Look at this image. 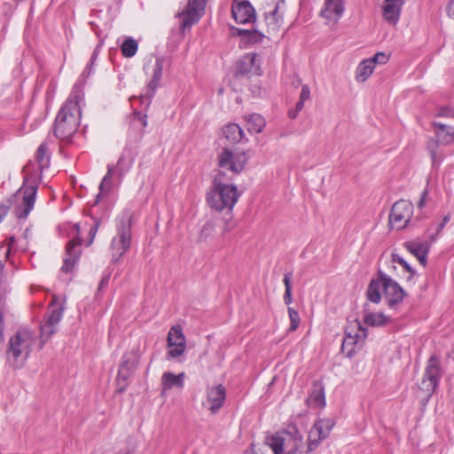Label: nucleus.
<instances>
[{
    "instance_id": "obj_1",
    "label": "nucleus",
    "mask_w": 454,
    "mask_h": 454,
    "mask_svg": "<svg viewBox=\"0 0 454 454\" xmlns=\"http://www.w3.org/2000/svg\"><path fill=\"white\" fill-rule=\"evenodd\" d=\"M82 100V87L76 83L55 119L54 135L58 138L68 140L76 132L81 119V103Z\"/></svg>"
},
{
    "instance_id": "obj_2",
    "label": "nucleus",
    "mask_w": 454,
    "mask_h": 454,
    "mask_svg": "<svg viewBox=\"0 0 454 454\" xmlns=\"http://www.w3.org/2000/svg\"><path fill=\"white\" fill-rule=\"evenodd\" d=\"M382 293L390 309H396L406 295L404 290L396 281L380 270L377 278H372L368 285L367 300L378 304L381 301Z\"/></svg>"
},
{
    "instance_id": "obj_3",
    "label": "nucleus",
    "mask_w": 454,
    "mask_h": 454,
    "mask_svg": "<svg viewBox=\"0 0 454 454\" xmlns=\"http://www.w3.org/2000/svg\"><path fill=\"white\" fill-rule=\"evenodd\" d=\"M265 444L274 454H307L303 434L294 425L266 436Z\"/></svg>"
},
{
    "instance_id": "obj_4",
    "label": "nucleus",
    "mask_w": 454,
    "mask_h": 454,
    "mask_svg": "<svg viewBox=\"0 0 454 454\" xmlns=\"http://www.w3.org/2000/svg\"><path fill=\"white\" fill-rule=\"evenodd\" d=\"M241 193L234 184H225L222 174L216 176L207 193V203L217 212H231Z\"/></svg>"
},
{
    "instance_id": "obj_5",
    "label": "nucleus",
    "mask_w": 454,
    "mask_h": 454,
    "mask_svg": "<svg viewBox=\"0 0 454 454\" xmlns=\"http://www.w3.org/2000/svg\"><path fill=\"white\" fill-rule=\"evenodd\" d=\"M35 337L28 330L18 331L12 336L6 350V361L14 369L21 368L27 361L35 344Z\"/></svg>"
},
{
    "instance_id": "obj_6",
    "label": "nucleus",
    "mask_w": 454,
    "mask_h": 454,
    "mask_svg": "<svg viewBox=\"0 0 454 454\" xmlns=\"http://www.w3.org/2000/svg\"><path fill=\"white\" fill-rule=\"evenodd\" d=\"M132 214L124 211L116 223V235L111 241L110 250L112 262L116 263L128 252L131 244Z\"/></svg>"
},
{
    "instance_id": "obj_7",
    "label": "nucleus",
    "mask_w": 454,
    "mask_h": 454,
    "mask_svg": "<svg viewBox=\"0 0 454 454\" xmlns=\"http://www.w3.org/2000/svg\"><path fill=\"white\" fill-rule=\"evenodd\" d=\"M25 177L22 187L15 196H22V202L16 209L18 218H27L34 207L35 202L40 176L28 173L27 167L24 168Z\"/></svg>"
},
{
    "instance_id": "obj_8",
    "label": "nucleus",
    "mask_w": 454,
    "mask_h": 454,
    "mask_svg": "<svg viewBox=\"0 0 454 454\" xmlns=\"http://www.w3.org/2000/svg\"><path fill=\"white\" fill-rule=\"evenodd\" d=\"M132 165L133 158L129 155V153H123L120 156L115 166H108L107 172L99 184V192L96 197L94 204L99 203L101 198L110 192L112 188L110 179L113 176H116L121 182L124 176L129 171Z\"/></svg>"
},
{
    "instance_id": "obj_9",
    "label": "nucleus",
    "mask_w": 454,
    "mask_h": 454,
    "mask_svg": "<svg viewBox=\"0 0 454 454\" xmlns=\"http://www.w3.org/2000/svg\"><path fill=\"white\" fill-rule=\"evenodd\" d=\"M218 166L221 168L222 176L223 171L229 170L233 175L241 173L247 163L248 156L245 152H234L228 148H223L218 154Z\"/></svg>"
},
{
    "instance_id": "obj_10",
    "label": "nucleus",
    "mask_w": 454,
    "mask_h": 454,
    "mask_svg": "<svg viewBox=\"0 0 454 454\" xmlns=\"http://www.w3.org/2000/svg\"><path fill=\"white\" fill-rule=\"evenodd\" d=\"M367 328L356 319L350 322L345 330V337L342 342V351L347 350V356H351L356 352V347H361L367 338Z\"/></svg>"
},
{
    "instance_id": "obj_11",
    "label": "nucleus",
    "mask_w": 454,
    "mask_h": 454,
    "mask_svg": "<svg viewBox=\"0 0 454 454\" xmlns=\"http://www.w3.org/2000/svg\"><path fill=\"white\" fill-rule=\"evenodd\" d=\"M335 426L333 419H317L309 431L307 444L305 450L307 454L315 450L323 440L330 435V433Z\"/></svg>"
},
{
    "instance_id": "obj_12",
    "label": "nucleus",
    "mask_w": 454,
    "mask_h": 454,
    "mask_svg": "<svg viewBox=\"0 0 454 454\" xmlns=\"http://www.w3.org/2000/svg\"><path fill=\"white\" fill-rule=\"evenodd\" d=\"M413 215V205L411 201L400 200L396 201L389 215V225L392 229H404L411 219Z\"/></svg>"
},
{
    "instance_id": "obj_13",
    "label": "nucleus",
    "mask_w": 454,
    "mask_h": 454,
    "mask_svg": "<svg viewBox=\"0 0 454 454\" xmlns=\"http://www.w3.org/2000/svg\"><path fill=\"white\" fill-rule=\"evenodd\" d=\"M205 4L206 0H188L184 10L178 13L183 32L200 20L204 12Z\"/></svg>"
},
{
    "instance_id": "obj_14",
    "label": "nucleus",
    "mask_w": 454,
    "mask_h": 454,
    "mask_svg": "<svg viewBox=\"0 0 454 454\" xmlns=\"http://www.w3.org/2000/svg\"><path fill=\"white\" fill-rule=\"evenodd\" d=\"M167 342L168 357L178 358L184 354L186 342L181 325H176L170 328L168 333Z\"/></svg>"
},
{
    "instance_id": "obj_15",
    "label": "nucleus",
    "mask_w": 454,
    "mask_h": 454,
    "mask_svg": "<svg viewBox=\"0 0 454 454\" xmlns=\"http://www.w3.org/2000/svg\"><path fill=\"white\" fill-rule=\"evenodd\" d=\"M226 399V389L224 386L219 384L207 388V400L204 403L212 414L217 413L223 406Z\"/></svg>"
},
{
    "instance_id": "obj_16",
    "label": "nucleus",
    "mask_w": 454,
    "mask_h": 454,
    "mask_svg": "<svg viewBox=\"0 0 454 454\" xmlns=\"http://www.w3.org/2000/svg\"><path fill=\"white\" fill-rule=\"evenodd\" d=\"M231 13L235 21L239 24L253 23L255 20V11L247 0L234 1Z\"/></svg>"
},
{
    "instance_id": "obj_17",
    "label": "nucleus",
    "mask_w": 454,
    "mask_h": 454,
    "mask_svg": "<svg viewBox=\"0 0 454 454\" xmlns=\"http://www.w3.org/2000/svg\"><path fill=\"white\" fill-rule=\"evenodd\" d=\"M442 376L440 361L436 356H431L425 370L423 383L428 381L427 390L434 392Z\"/></svg>"
},
{
    "instance_id": "obj_18",
    "label": "nucleus",
    "mask_w": 454,
    "mask_h": 454,
    "mask_svg": "<svg viewBox=\"0 0 454 454\" xmlns=\"http://www.w3.org/2000/svg\"><path fill=\"white\" fill-rule=\"evenodd\" d=\"M82 239L80 237H74L67 246V257L64 259L61 271L70 272L74 267L80 256V250L76 247L82 245Z\"/></svg>"
},
{
    "instance_id": "obj_19",
    "label": "nucleus",
    "mask_w": 454,
    "mask_h": 454,
    "mask_svg": "<svg viewBox=\"0 0 454 454\" xmlns=\"http://www.w3.org/2000/svg\"><path fill=\"white\" fill-rule=\"evenodd\" d=\"M260 67L257 55L249 53L244 55L236 66V73L239 75L259 74Z\"/></svg>"
},
{
    "instance_id": "obj_20",
    "label": "nucleus",
    "mask_w": 454,
    "mask_h": 454,
    "mask_svg": "<svg viewBox=\"0 0 454 454\" xmlns=\"http://www.w3.org/2000/svg\"><path fill=\"white\" fill-rule=\"evenodd\" d=\"M403 247L419 261L421 265L426 266L430 247L427 241L411 240L405 242Z\"/></svg>"
},
{
    "instance_id": "obj_21",
    "label": "nucleus",
    "mask_w": 454,
    "mask_h": 454,
    "mask_svg": "<svg viewBox=\"0 0 454 454\" xmlns=\"http://www.w3.org/2000/svg\"><path fill=\"white\" fill-rule=\"evenodd\" d=\"M404 2L400 0H385L382 7L383 18L391 25H395Z\"/></svg>"
},
{
    "instance_id": "obj_22",
    "label": "nucleus",
    "mask_w": 454,
    "mask_h": 454,
    "mask_svg": "<svg viewBox=\"0 0 454 454\" xmlns=\"http://www.w3.org/2000/svg\"><path fill=\"white\" fill-rule=\"evenodd\" d=\"M185 373L180 372L179 374H174L170 372H165L160 380L161 384V394L164 395L167 391L176 387L182 389L184 386Z\"/></svg>"
},
{
    "instance_id": "obj_23",
    "label": "nucleus",
    "mask_w": 454,
    "mask_h": 454,
    "mask_svg": "<svg viewBox=\"0 0 454 454\" xmlns=\"http://www.w3.org/2000/svg\"><path fill=\"white\" fill-rule=\"evenodd\" d=\"M306 403L313 408H324L325 406V387L322 382L316 381L313 383Z\"/></svg>"
},
{
    "instance_id": "obj_24",
    "label": "nucleus",
    "mask_w": 454,
    "mask_h": 454,
    "mask_svg": "<svg viewBox=\"0 0 454 454\" xmlns=\"http://www.w3.org/2000/svg\"><path fill=\"white\" fill-rule=\"evenodd\" d=\"M344 10L342 0H325V9L321 13L325 19L338 20L343 15Z\"/></svg>"
},
{
    "instance_id": "obj_25",
    "label": "nucleus",
    "mask_w": 454,
    "mask_h": 454,
    "mask_svg": "<svg viewBox=\"0 0 454 454\" xmlns=\"http://www.w3.org/2000/svg\"><path fill=\"white\" fill-rule=\"evenodd\" d=\"M433 126L435 129L437 140L443 145L454 143V128L442 122L434 121Z\"/></svg>"
},
{
    "instance_id": "obj_26",
    "label": "nucleus",
    "mask_w": 454,
    "mask_h": 454,
    "mask_svg": "<svg viewBox=\"0 0 454 454\" xmlns=\"http://www.w3.org/2000/svg\"><path fill=\"white\" fill-rule=\"evenodd\" d=\"M364 325L372 327H383L392 323L390 317L380 312H367L363 317Z\"/></svg>"
},
{
    "instance_id": "obj_27",
    "label": "nucleus",
    "mask_w": 454,
    "mask_h": 454,
    "mask_svg": "<svg viewBox=\"0 0 454 454\" xmlns=\"http://www.w3.org/2000/svg\"><path fill=\"white\" fill-rule=\"evenodd\" d=\"M247 122V129L250 133L258 134L265 127L264 118L259 114H251L244 116Z\"/></svg>"
},
{
    "instance_id": "obj_28",
    "label": "nucleus",
    "mask_w": 454,
    "mask_h": 454,
    "mask_svg": "<svg viewBox=\"0 0 454 454\" xmlns=\"http://www.w3.org/2000/svg\"><path fill=\"white\" fill-rule=\"evenodd\" d=\"M375 67L369 59H364L356 67V80L358 82H365L373 73Z\"/></svg>"
},
{
    "instance_id": "obj_29",
    "label": "nucleus",
    "mask_w": 454,
    "mask_h": 454,
    "mask_svg": "<svg viewBox=\"0 0 454 454\" xmlns=\"http://www.w3.org/2000/svg\"><path fill=\"white\" fill-rule=\"evenodd\" d=\"M223 132L226 139L231 143H238L244 138L243 129L236 123H230L224 126Z\"/></svg>"
},
{
    "instance_id": "obj_30",
    "label": "nucleus",
    "mask_w": 454,
    "mask_h": 454,
    "mask_svg": "<svg viewBox=\"0 0 454 454\" xmlns=\"http://www.w3.org/2000/svg\"><path fill=\"white\" fill-rule=\"evenodd\" d=\"M138 363V354L135 351H130L123 355L119 369H124L126 372L133 374Z\"/></svg>"
},
{
    "instance_id": "obj_31",
    "label": "nucleus",
    "mask_w": 454,
    "mask_h": 454,
    "mask_svg": "<svg viewBox=\"0 0 454 454\" xmlns=\"http://www.w3.org/2000/svg\"><path fill=\"white\" fill-rule=\"evenodd\" d=\"M164 66V59L162 57H158L155 60V64L153 68V77L150 81L148 87L154 93L158 84L161 79L162 70Z\"/></svg>"
},
{
    "instance_id": "obj_32",
    "label": "nucleus",
    "mask_w": 454,
    "mask_h": 454,
    "mask_svg": "<svg viewBox=\"0 0 454 454\" xmlns=\"http://www.w3.org/2000/svg\"><path fill=\"white\" fill-rule=\"evenodd\" d=\"M391 258H392L391 262L393 263L391 268L393 269V270H396L395 263H398L403 268V271L408 273V276L406 277V280L412 281L416 275L415 270L413 268H411V265L398 254L393 253L391 254Z\"/></svg>"
},
{
    "instance_id": "obj_33",
    "label": "nucleus",
    "mask_w": 454,
    "mask_h": 454,
    "mask_svg": "<svg viewBox=\"0 0 454 454\" xmlns=\"http://www.w3.org/2000/svg\"><path fill=\"white\" fill-rule=\"evenodd\" d=\"M35 160L38 163L39 169L41 173L43 170L49 167L50 164V156L48 153V145L46 142L42 143L38 147L35 153Z\"/></svg>"
},
{
    "instance_id": "obj_34",
    "label": "nucleus",
    "mask_w": 454,
    "mask_h": 454,
    "mask_svg": "<svg viewBox=\"0 0 454 454\" xmlns=\"http://www.w3.org/2000/svg\"><path fill=\"white\" fill-rule=\"evenodd\" d=\"M278 10L279 5L278 4L273 11L265 14L266 23L272 30H277L283 21V17L279 13Z\"/></svg>"
},
{
    "instance_id": "obj_35",
    "label": "nucleus",
    "mask_w": 454,
    "mask_h": 454,
    "mask_svg": "<svg viewBox=\"0 0 454 454\" xmlns=\"http://www.w3.org/2000/svg\"><path fill=\"white\" fill-rule=\"evenodd\" d=\"M138 49L137 43L132 37H128L121 45V51L124 57L131 58L135 56Z\"/></svg>"
},
{
    "instance_id": "obj_36",
    "label": "nucleus",
    "mask_w": 454,
    "mask_h": 454,
    "mask_svg": "<svg viewBox=\"0 0 454 454\" xmlns=\"http://www.w3.org/2000/svg\"><path fill=\"white\" fill-rule=\"evenodd\" d=\"M58 327L48 323L41 325V344L40 348H43L44 343L57 332Z\"/></svg>"
},
{
    "instance_id": "obj_37",
    "label": "nucleus",
    "mask_w": 454,
    "mask_h": 454,
    "mask_svg": "<svg viewBox=\"0 0 454 454\" xmlns=\"http://www.w3.org/2000/svg\"><path fill=\"white\" fill-rule=\"evenodd\" d=\"M291 278H292V273L287 272L284 275V278H283V283L285 286L284 301L286 305H290L293 301Z\"/></svg>"
},
{
    "instance_id": "obj_38",
    "label": "nucleus",
    "mask_w": 454,
    "mask_h": 454,
    "mask_svg": "<svg viewBox=\"0 0 454 454\" xmlns=\"http://www.w3.org/2000/svg\"><path fill=\"white\" fill-rule=\"evenodd\" d=\"M133 374L126 372L124 369H119L116 381L120 391H123L129 385V380L131 378Z\"/></svg>"
},
{
    "instance_id": "obj_39",
    "label": "nucleus",
    "mask_w": 454,
    "mask_h": 454,
    "mask_svg": "<svg viewBox=\"0 0 454 454\" xmlns=\"http://www.w3.org/2000/svg\"><path fill=\"white\" fill-rule=\"evenodd\" d=\"M63 317L62 308H53L51 309L46 318V323L55 325L58 327L59 323L61 321Z\"/></svg>"
},
{
    "instance_id": "obj_40",
    "label": "nucleus",
    "mask_w": 454,
    "mask_h": 454,
    "mask_svg": "<svg viewBox=\"0 0 454 454\" xmlns=\"http://www.w3.org/2000/svg\"><path fill=\"white\" fill-rule=\"evenodd\" d=\"M131 125L135 128L144 129L147 126V115L135 112L131 119Z\"/></svg>"
},
{
    "instance_id": "obj_41",
    "label": "nucleus",
    "mask_w": 454,
    "mask_h": 454,
    "mask_svg": "<svg viewBox=\"0 0 454 454\" xmlns=\"http://www.w3.org/2000/svg\"><path fill=\"white\" fill-rule=\"evenodd\" d=\"M287 312L290 319L289 330L294 332L298 328L301 322V317L298 311L292 307H288Z\"/></svg>"
},
{
    "instance_id": "obj_42",
    "label": "nucleus",
    "mask_w": 454,
    "mask_h": 454,
    "mask_svg": "<svg viewBox=\"0 0 454 454\" xmlns=\"http://www.w3.org/2000/svg\"><path fill=\"white\" fill-rule=\"evenodd\" d=\"M97 57H98V51H97V49H95V51L92 53L91 58H90V63L84 68V70L82 71V73L79 78V82L84 83L86 79L90 75V74L92 73V67L94 65V62H95Z\"/></svg>"
},
{
    "instance_id": "obj_43",
    "label": "nucleus",
    "mask_w": 454,
    "mask_h": 454,
    "mask_svg": "<svg viewBox=\"0 0 454 454\" xmlns=\"http://www.w3.org/2000/svg\"><path fill=\"white\" fill-rule=\"evenodd\" d=\"M310 98V90L308 85H302L301 91L300 95L299 101L296 103V107L298 110H301L303 108L305 101Z\"/></svg>"
},
{
    "instance_id": "obj_44",
    "label": "nucleus",
    "mask_w": 454,
    "mask_h": 454,
    "mask_svg": "<svg viewBox=\"0 0 454 454\" xmlns=\"http://www.w3.org/2000/svg\"><path fill=\"white\" fill-rule=\"evenodd\" d=\"M215 227V223L213 219L207 221L200 230V237L203 239L209 237L214 232Z\"/></svg>"
},
{
    "instance_id": "obj_45",
    "label": "nucleus",
    "mask_w": 454,
    "mask_h": 454,
    "mask_svg": "<svg viewBox=\"0 0 454 454\" xmlns=\"http://www.w3.org/2000/svg\"><path fill=\"white\" fill-rule=\"evenodd\" d=\"M369 59L372 61V63L375 67L377 64H380V65L386 64L388 61L389 57L384 52H378L373 57L370 58Z\"/></svg>"
},
{
    "instance_id": "obj_46",
    "label": "nucleus",
    "mask_w": 454,
    "mask_h": 454,
    "mask_svg": "<svg viewBox=\"0 0 454 454\" xmlns=\"http://www.w3.org/2000/svg\"><path fill=\"white\" fill-rule=\"evenodd\" d=\"M439 143L440 142L438 140L432 139L427 144V149H428V151L430 153V155H431V158H432V161H433L434 164L438 160L437 159V155H436V149L438 148Z\"/></svg>"
},
{
    "instance_id": "obj_47",
    "label": "nucleus",
    "mask_w": 454,
    "mask_h": 454,
    "mask_svg": "<svg viewBox=\"0 0 454 454\" xmlns=\"http://www.w3.org/2000/svg\"><path fill=\"white\" fill-rule=\"evenodd\" d=\"M98 227H99V222L98 221H96L93 224V226L90 229V231H89V241H88V244L87 246H90L95 239V236L98 232Z\"/></svg>"
},
{
    "instance_id": "obj_48",
    "label": "nucleus",
    "mask_w": 454,
    "mask_h": 454,
    "mask_svg": "<svg viewBox=\"0 0 454 454\" xmlns=\"http://www.w3.org/2000/svg\"><path fill=\"white\" fill-rule=\"evenodd\" d=\"M11 207V200H7L5 202L0 203V223L7 215L9 208Z\"/></svg>"
},
{
    "instance_id": "obj_49",
    "label": "nucleus",
    "mask_w": 454,
    "mask_h": 454,
    "mask_svg": "<svg viewBox=\"0 0 454 454\" xmlns=\"http://www.w3.org/2000/svg\"><path fill=\"white\" fill-rule=\"evenodd\" d=\"M437 116L454 118V110L450 107H442L439 110Z\"/></svg>"
},
{
    "instance_id": "obj_50",
    "label": "nucleus",
    "mask_w": 454,
    "mask_h": 454,
    "mask_svg": "<svg viewBox=\"0 0 454 454\" xmlns=\"http://www.w3.org/2000/svg\"><path fill=\"white\" fill-rule=\"evenodd\" d=\"M15 241H16V239H15L14 236H11L4 242L3 246L7 247L6 257H8L10 253L12 252V250L14 247Z\"/></svg>"
},
{
    "instance_id": "obj_51",
    "label": "nucleus",
    "mask_w": 454,
    "mask_h": 454,
    "mask_svg": "<svg viewBox=\"0 0 454 454\" xmlns=\"http://www.w3.org/2000/svg\"><path fill=\"white\" fill-rule=\"evenodd\" d=\"M237 33L239 35H256L255 33L252 32L248 29H237Z\"/></svg>"
},
{
    "instance_id": "obj_52",
    "label": "nucleus",
    "mask_w": 454,
    "mask_h": 454,
    "mask_svg": "<svg viewBox=\"0 0 454 454\" xmlns=\"http://www.w3.org/2000/svg\"><path fill=\"white\" fill-rule=\"evenodd\" d=\"M427 195V191L425 190L422 192L421 198H420V200H419V201L418 203L419 207H424Z\"/></svg>"
},
{
    "instance_id": "obj_53",
    "label": "nucleus",
    "mask_w": 454,
    "mask_h": 454,
    "mask_svg": "<svg viewBox=\"0 0 454 454\" xmlns=\"http://www.w3.org/2000/svg\"><path fill=\"white\" fill-rule=\"evenodd\" d=\"M448 14L454 18V0H451L448 6Z\"/></svg>"
},
{
    "instance_id": "obj_54",
    "label": "nucleus",
    "mask_w": 454,
    "mask_h": 454,
    "mask_svg": "<svg viewBox=\"0 0 454 454\" xmlns=\"http://www.w3.org/2000/svg\"><path fill=\"white\" fill-rule=\"evenodd\" d=\"M4 328V323H3V314L0 312V340H3Z\"/></svg>"
},
{
    "instance_id": "obj_55",
    "label": "nucleus",
    "mask_w": 454,
    "mask_h": 454,
    "mask_svg": "<svg viewBox=\"0 0 454 454\" xmlns=\"http://www.w3.org/2000/svg\"><path fill=\"white\" fill-rule=\"evenodd\" d=\"M301 110H298L297 107L295 106V109L294 110H290L288 112V115L290 118L292 119H294L296 118V116L298 115V113L300 112Z\"/></svg>"
},
{
    "instance_id": "obj_56",
    "label": "nucleus",
    "mask_w": 454,
    "mask_h": 454,
    "mask_svg": "<svg viewBox=\"0 0 454 454\" xmlns=\"http://www.w3.org/2000/svg\"><path fill=\"white\" fill-rule=\"evenodd\" d=\"M108 279H109V278H108V277L104 278L100 281V283H99V286H98V287H99V288H102L105 285H106V284H107V282H108Z\"/></svg>"
},
{
    "instance_id": "obj_57",
    "label": "nucleus",
    "mask_w": 454,
    "mask_h": 454,
    "mask_svg": "<svg viewBox=\"0 0 454 454\" xmlns=\"http://www.w3.org/2000/svg\"><path fill=\"white\" fill-rule=\"evenodd\" d=\"M449 221V217L448 216H445L443 218V222L442 223L439 224L438 228L439 230L442 229L443 226L446 224V223Z\"/></svg>"
},
{
    "instance_id": "obj_58",
    "label": "nucleus",
    "mask_w": 454,
    "mask_h": 454,
    "mask_svg": "<svg viewBox=\"0 0 454 454\" xmlns=\"http://www.w3.org/2000/svg\"><path fill=\"white\" fill-rule=\"evenodd\" d=\"M73 229L76 235L80 233V225L78 223L74 224Z\"/></svg>"
},
{
    "instance_id": "obj_59",
    "label": "nucleus",
    "mask_w": 454,
    "mask_h": 454,
    "mask_svg": "<svg viewBox=\"0 0 454 454\" xmlns=\"http://www.w3.org/2000/svg\"><path fill=\"white\" fill-rule=\"evenodd\" d=\"M254 444H251L250 449L247 450L246 454H256L254 452Z\"/></svg>"
},
{
    "instance_id": "obj_60",
    "label": "nucleus",
    "mask_w": 454,
    "mask_h": 454,
    "mask_svg": "<svg viewBox=\"0 0 454 454\" xmlns=\"http://www.w3.org/2000/svg\"><path fill=\"white\" fill-rule=\"evenodd\" d=\"M4 264L0 261V275L4 273Z\"/></svg>"
}]
</instances>
